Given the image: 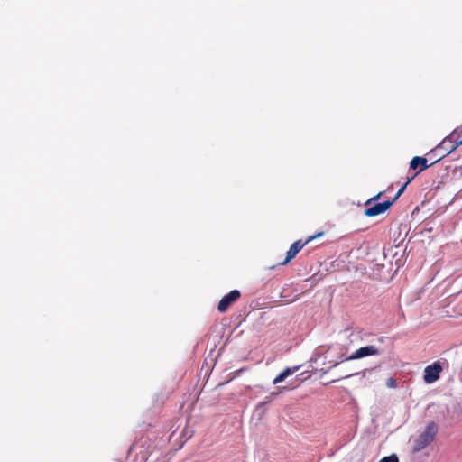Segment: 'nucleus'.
Here are the masks:
<instances>
[{
    "mask_svg": "<svg viewBox=\"0 0 462 462\" xmlns=\"http://www.w3.org/2000/svg\"><path fill=\"white\" fill-rule=\"evenodd\" d=\"M414 179V176L408 178L407 181L404 183V185L399 189L394 199L392 200L393 203L398 199V198L404 192L407 185Z\"/></svg>",
    "mask_w": 462,
    "mask_h": 462,
    "instance_id": "13",
    "label": "nucleus"
},
{
    "mask_svg": "<svg viewBox=\"0 0 462 462\" xmlns=\"http://www.w3.org/2000/svg\"><path fill=\"white\" fill-rule=\"evenodd\" d=\"M438 433V425L434 421H430L427 424L423 432H421L417 439L414 441V451H420L427 448L435 439Z\"/></svg>",
    "mask_w": 462,
    "mask_h": 462,
    "instance_id": "1",
    "label": "nucleus"
},
{
    "mask_svg": "<svg viewBox=\"0 0 462 462\" xmlns=\"http://www.w3.org/2000/svg\"><path fill=\"white\" fill-rule=\"evenodd\" d=\"M379 354V349L373 345L363 346L356 350L350 356L346 357L345 360H355L360 359L369 356H375Z\"/></svg>",
    "mask_w": 462,
    "mask_h": 462,
    "instance_id": "6",
    "label": "nucleus"
},
{
    "mask_svg": "<svg viewBox=\"0 0 462 462\" xmlns=\"http://www.w3.org/2000/svg\"><path fill=\"white\" fill-rule=\"evenodd\" d=\"M379 462H399V458L395 454L383 457Z\"/></svg>",
    "mask_w": 462,
    "mask_h": 462,
    "instance_id": "14",
    "label": "nucleus"
},
{
    "mask_svg": "<svg viewBox=\"0 0 462 462\" xmlns=\"http://www.w3.org/2000/svg\"><path fill=\"white\" fill-rule=\"evenodd\" d=\"M386 385L389 388H395L397 386V382L394 378L390 377L386 381Z\"/></svg>",
    "mask_w": 462,
    "mask_h": 462,
    "instance_id": "15",
    "label": "nucleus"
},
{
    "mask_svg": "<svg viewBox=\"0 0 462 462\" xmlns=\"http://www.w3.org/2000/svg\"><path fill=\"white\" fill-rule=\"evenodd\" d=\"M300 369V366L287 367L280 373L274 379L273 383L277 384L283 382L288 376L294 374Z\"/></svg>",
    "mask_w": 462,
    "mask_h": 462,
    "instance_id": "10",
    "label": "nucleus"
},
{
    "mask_svg": "<svg viewBox=\"0 0 462 462\" xmlns=\"http://www.w3.org/2000/svg\"><path fill=\"white\" fill-rule=\"evenodd\" d=\"M433 163H431V165ZM430 166V164H428L427 159L420 156L413 157L410 162V168L413 171H417L413 175L414 177L428 169Z\"/></svg>",
    "mask_w": 462,
    "mask_h": 462,
    "instance_id": "8",
    "label": "nucleus"
},
{
    "mask_svg": "<svg viewBox=\"0 0 462 462\" xmlns=\"http://www.w3.org/2000/svg\"><path fill=\"white\" fill-rule=\"evenodd\" d=\"M240 296L241 293L238 290L231 291L228 294L225 295L218 302V311L221 313L226 312L227 309L230 307V305L236 301L240 298Z\"/></svg>",
    "mask_w": 462,
    "mask_h": 462,
    "instance_id": "5",
    "label": "nucleus"
},
{
    "mask_svg": "<svg viewBox=\"0 0 462 462\" xmlns=\"http://www.w3.org/2000/svg\"><path fill=\"white\" fill-rule=\"evenodd\" d=\"M322 235H323V232H320V233H318L317 235L309 236L308 239L305 241H302L300 239V240H297L296 242H294L289 248V250L287 252V256L284 259V261H282L281 263V264H282V265L287 264L291 260H292L296 256V254L304 247V245L309 244L310 241H312L316 237L321 236Z\"/></svg>",
    "mask_w": 462,
    "mask_h": 462,
    "instance_id": "3",
    "label": "nucleus"
},
{
    "mask_svg": "<svg viewBox=\"0 0 462 462\" xmlns=\"http://www.w3.org/2000/svg\"><path fill=\"white\" fill-rule=\"evenodd\" d=\"M382 192H379L376 196L371 198L370 199H368L365 203V206H368L372 201H374V200H377L379 199V198L382 196Z\"/></svg>",
    "mask_w": 462,
    "mask_h": 462,
    "instance_id": "17",
    "label": "nucleus"
},
{
    "mask_svg": "<svg viewBox=\"0 0 462 462\" xmlns=\"http://www.w3.org/2000/svg\"><path fill=\"white\" fill-rule=\"evenodd\" d=\"M300 369V366L287 367L280 373L274 379L273 383L277 384L283 382L288 376L294 374Z\"/></svg>",
    "mask_w": 462,
    "mask_h": 462,
    "instance_id": "12",
    "label": "nucleus"
},
{
    "mask_svg": "<svg viewBox=\"0 0 462 462\" xmlns=\"http://www.w3.org/2000/svg\"><path fill=\"white\" fill-rule=\"evenodd\" d=\"M300 369V366L287 367L280 373L274 379L273 383L277 384L283 382L288 376L294 374Z\"/></svg>",
    "mask_w": 462,
    "mask_h": 462,
    "instance_id": "9",
    "label": "nucleus"
},
{
    "mask_svg": "<svg viewBox=\"0 0 462 462\" xmlns=\"http://www.w3.org/2000/svg\"><path fill=\"white\" fill-rule=\"evenodd\" d=\"M456 133H451L449 135L445 137L442 142L432 151L433 152H439V158L437 159L433 163L439 161L441 158L445 157L446 155H448L453 151H455L459 145L462 144V139L461 141H452L454 139Z\"/></svg>",
    "mask_w": 462,
    "mask_h": 462,
    "instance_id": "2",
    "label": "nucleus"
},
{
    "mask_svg": "<svg viewBox=\"0 0 462 462\" xmlns=\"http://www.w3.org/2000/svg\"><path fill=\"white\" fill-rule=\"evenodd\" d=\"M452 133H456L455 136H454V139L452 141H456V143L457 141H461L462 137H461V132L459 129H455Z\"/></svg>",
    "mask_w": 462,
    "mask_h": 462,
    "instance_id": "16",
    "label": "nucleus"
},
{
    "mask_svg": "<svg viewBox=\"0 0 462 462\" xmlns=\"http://www.w3.org/2000/svg\"><path fill=\"white\" fill-rule=\"evenodd\" d=\"M393 204V201L386 200L382 203H377L370 208L365 209V215L366 217H374L384 213Z\"/></svg>",
    "mask_w": 462,
    "mask_h": 462,
    "instance_id": "7",
    "label": "nucleus"
},
{
    "mask_svg": "<svg viewBox=\"0 0 462 462\" xmlns=\"http://www.w3.org/2000/svg\"><path fill=\"white\" fill-rule=\"evenodd\" d=\"M459 130H460V132L462 131V125H461V128Z\"/></svg>",
    "mask_w": 462,
    "mask_h": 462,
    "instance_id": "18",
    "label": "nucleus"
},
{
    "mask_svg": "<svg viewBox=\"0 0 462 462\" xmlns=\"http://www.w3.org/2000/svg\"><path fill=\"white\" fill-rule=\"evenodd\" d=\"M442 365L439 361L427 365L424 369L423 380L426 383H433L439 380L440 373L442 372Z\"/></svg>",
    "mask_w": 462,
    "mask_h": 462,
    "instance_id": "4",
    "label": "nucleus"
},
{
    "mask_svg": "<svg viewBox=\"0 0 462 462\" xmlns=\"http://www.w3.org/2000/svg\"><path fill=\"white\" fill-rule=\"evenodd\" d=\"M300 369V366L287 367L280 373L274 379L273 383L277 384L283 382L288 376L294 374Z\"/></svg>",
    "mask_w": 462,
    "mask_h": 462,
    "instance_id": "11",
    "label": "nucleus"
}]
</instances>
